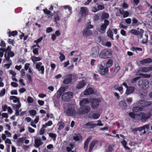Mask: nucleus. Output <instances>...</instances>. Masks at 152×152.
<instances>
[{
	"mask_svg": "<svg viewBox=\"0 0 152 152\" xmlns=\"http://www.w3.org/2000/svg\"><path fill=\"white\" fill-rule=\"evenodd\" d=\"M99 56L102 59L110 58L112 56V51L108 49H104L101 51Z\"/></svg>",
	"mask_w": 152,
	"mask_h": 152,
	"instance_id": "f257e3e1",
	"label": "nucleus"
},
{
	"mask_svg": "<svg viewBox=\"0 0 152 152\" xmlns=\"http://www.w3.org/2000/svg\"><path fill=\"white\" fill-rule=\"evenodd\" d=\"M64 112L67 115L71 116H74L77 113L75 106L72 104L69 105L67 109Z\"/></svg>",
	"mask_w": 152,
	"mask_h": 152,
	"instance_id": "f03ea898",
	"label": "nucleus"
},
{
	"mask_svg": "<svg viewBox=\"0 0 152 152\" xmlns=\"http://www.w3.org/2000/svg\"><path fill=\"white\" fill-rule=\"evenodd\" d=\"M151 116L148 113H145L144 112L139 113L137 115L136 118L139 120H140L142 122H145L147 119L149 118Z\"/></svg>",
	"mask_w": 152,
	"mask_h": 152,
	"instance_id": "7ed1b4c3",
	"label": "nucleus"
},
{
	"mask_svg": "<svg viewBox=\"0 0 152 152\" xmlns=\"http://www.w3.org/2000/svg\"><path fill=\"white\" fill-rule=\"evenodd\" d=\"M91 110L90 106L85 105L80 106L77 110V113L80 115H82L86 114L89 112Z\"/></svg>",
	"mask_w": 152,
	"mask_h": 152,
	"instance_id": "20e7f679",
	"label": "nucleus"
},
{
	"mask_svg": "<svg viewBox=\"0 0 152 152\" xmlns=\"http://www.w3.org/2000/svg\"><path fill=\"white\" fill-rule=\"evenodd\" d=\"M10 99L11 100H13V102L14 103H18V104H12V107L13 109L17 111L18 110L19 108L21 106V104L19 103V98L15 96H11L10 97Z\"/></svg>",
	"mask_w": 152,
	"mask_h": 152,
	"instance_id": "39448f33",
	"label": "nucleus"
},
{
	"mask_svg": "<svg viewBox=\"0 0 152 152\" xmlns=\"http://www.w3.org/2000/svg\"><path fill=\"white\" fill-rule=\"evenodd\" d=\"M99 51V48L97 46L92 48L90 52V56L94 58H96L98 56Z\"/></svg>",
	"mask_w": 152,
	"mask_h": 152,
	"instance_id": "423d86ee",
	"label": "nucleus"
},
{
	"mask_svg": "<svg viewBox=\"0 0 152 152\" xmlns=\"http://www.w3.org/2000/svg\"><path fill=\"white\" fill-rule=\"evenodd\" d=\"M97 68L99 72L102 75H104L108 72L109 70L107 67L104 68L102 64L99 65Z\"/></svg>",
	"mask_w": 152,
	"mask_h": 152,
	"instance_id": "0eeeda50",
	"label": "nucleus"
},
{
	"mask_svg": "<svg viewBox=\"0 0 152 152\" xmlns=\"http://www.w3.org/2000/svg\"><path fill=\"white\" fill-rule=\"evenodd\" d=\"M66 89V87L64 86H61L57 91L58 95H73V93L71 91H69L64 93Z\"/></svg>",
	"mask_w": 152,
	"mask_h": 152,
	"instance_id": "6e6552de",
	"label": "nucleus"
},
{
	"mask_svg": "<svg viewBox=\"0 0 152 152\" xmlns=\"http://www.w3.org/2000/svg\"><path fill=\"white\" fill-rule=\"evenodd\" d=\"M138 85L140 88L146 89L149 87V83L146 80H140L138 82Z\"/></svg>",
	"mask_w": 152,
	"mask_h": 152,
	"instance_id": "1a4fd4ad",
	"label": "nucleus"
},
{
	"mask_svg": "<svg viewBox=\"0 0 152 152\" xmlns=\"http://www.w3.org/2000/svg\"><path fill=\"white\" fill-rule=\"evenodd\" d=\"M146 129L147 130H149L150 129V124L145 125L142 126L138 127L136 128L132 129V131L135 134H137V131L139 132H141L143 130Z\"/></svg>",
	"mask_w": 152,
	"mask_h": 152,
	"instance_id": "9d476101",
	"label": "nucleus"
},
{
	"mask_svg": "<svg viewBox=\"0 0 152 152\" xmlns=\"http://www.w3.org/2000/svg\"><path fill=\"white\" fill-rule=\"evenodd\" d=\"M101 101V99H94L91 102V107L93 109H96L99 106V103Z\"/></svg>",
	"mask_w": 152,
	"mask_h": 152,
	"instance_id": "9b49d317",
	"label": "nucleus"
},
{
	"mask_svg": "<svg viewBox=\"0 0 152 152\" xmlns=\"http://www.w3.org/2000/svg\"><path fill=\"white\" fill-rule=\"evenodd\" d=\"M129 32L132 34L136 35H140L141 37H142L144 31L142 29H140V31H138L136 29H132L129 31Z\"/></svg>",
	"mask_w": 152,
	"mask_h": 152,
	"instance_id": "f8f14e48",
	"label": "nucleus"
},
{
	"mask_svg": "<svg viewBox=\"0 0 152 152\" xmlns=\"http://www.w3.org/2000/svg\"><path fill=\"white\" fill-rule=\"evenodd\" d=\"M87 83L86 80H83L79 81L76 85V88L79 89L83 88Z\"/></svg>",
	"mask_w": 152,
	"mask_h": 152,
	"instance_id": "ddd939ff",
	"label": "nucleus"
},
{
	"mask_svg": "<svg viewBox=\"0 0 152 152\" xmlns=\"http://www.w3.org/2000/svg\"><path fill=\"white\" fill-rule=\"evenodd\" d=\"M82 34L84 37H87L92 35L93 32L91 30L87 28H84L82 31Z\"/></svg>",
	"mask_w": 152,
	"mask_h": 152,
	"instance_id": "4468645a",
	"label": "nucleus"
},
{
	"mask_svg": "<svg viewBox=\"0 0 152 152\" xmlns=\"http://www.w3.org/2000/svg\"><path fill=\"white\" fill-rule=\"evenodd\" d=\"M96 91L91 88H86L84 92V95H90L96 94Z\"/></svg>",
	"mask_w": 152,
	"mask_h": 152,
	"instance_id": "2eb2a0df",
	"label": "nucleus"
},
{
	"mask_svg": "<svg viewBox=\"0 0 152 152\" xmlns=\"http://www.w3.org/2000/svg\"><path fill=\"white\" fill-rule=\"evenodd\" d=\"M36 68L38 71L40 72L42 74H44V66L42 65V64L41 62H39L36 64Z\"/></svg>",
	"mask_w": 152,
	"mask_h": 152,
	"instance_id": "dca6fc26",
	"label": "nucleus"
},
{
	"mask_svg": "<svg viewBox=\"0 0 152 152\" xmlns=\"http://www.w3.org/2000/svg\"><path fill=\"white\" fill-rule=\"evenodd\" d=\"M96 126V124L89 122L84 125L83 126V128L85 129H93Z\"/></svg>",
	"mask_w": 152,
	"mask_h": 152,
	"instance_id": "f3484780",
	"label": "nucleus"
},
{
	"mask_svg": "<svg viewBox=\"0 0 152 152\" xmlns=\"http://www.w3.org/2000/svg\"><path fill=\"white\" fill-rule=\"evenodd\" d=\"M40 48L38 44L34 45L31 47L33 49V52L34 54L38 55V49Z\"/></svg>",
	"mask_w": 152,
	"mask_h": 152,
	"instance_id": "a211bd4d",
	"label": "nucleus"
},
{
	"mask_svg": "<svg viewBox=\"0 0 152 152\" xmlns=\"http://www.w3.org/2000/svg\"><path fill=\"white\" fill-rule=\"evenodd\" d=\"M109 24V22L107 20H104V24H102L101 26L100 29L102 31H105L106 29L107 28V27L108 26Z\"/></svg>",
	"mask_w": 152,
	"mask_h": 152,
	"instance_id": "6ab92c4d",
	"label": "nucleus"
},
{
	"mask_svg": "<svg viewBox=\"0 0 152 152\" xmlns=\"http://www.w3.org/2000/svg\"><path fill=\"white\" fill-rule=\"evenodd\" d=\"M90 102V99L88 98H84L81 100L80 102V106H84L85 104Z\"/></svg>",
	"mask_w": 152,
	"mask_h": 152,
	"instance_id": "aec40b11",
	"label": "nucleus"
},
{
	"mask_svg": "<svg viewBox=\"0 0 152 152\" xmlns=\"http://www.w3.org/2000/svg\"><path fill=\"white\" fill-rule=\"evenodd\" d=\"M140 72L144 73L148 72L149 71L152 70V67H142L140 68Z\"/></svg>",
	"mask_w": 152,
	"mask_h": 152,
	"instance_id": "412c9836",
	"label": "nucleus"
},
{
	"mask_svg": "<svg viewBox=\"0 0 152 152\" xmlns=\"http://www.w3.org/2000/svg\"><path fill=\"white\" fill-rule=\"evenodd\" d=\"M80 12L83 16H85L88 14V10L86 7H82L80 8Z\"/></svg>",
	"mask_w": 152,
	"mask_h": 152,
	"instance_id": "4be33fe9",
	"label": "nucleus"
},
{
	"mask_svg": "<svg viewBox=\"0 0 152 152\" xmlns=\"http://www.w3.org/2000/svg\"><path fill=\"white\" fill-rule=\"evenodd\" d=\"M114 88L115 89L118 90L120 93L121 94H122L123 92V87L121 85H115L114 86Z\"/></svg>",
	"mask_w": 152,
	"mask_h": 152,
	"instance_id": "5701e85b",
	"label": "nucleus"
},
{
	"mask_svg": "<svg viewBox=\"0 0 152 152\" xmlns=\"http://www.w3.org/2000/svg\"><path fill=\"white\" fill-rule=\"evenodd\" d=\"M72 75H68L66 78L63 81V83L64 84H68L70 83L72 81Z\"/></svg>",
	"mask_w": 152,
	"mask_h": 152,
	"instance_id": "b1692460",
	"label": "nucleus"
},
{
	"mask_svg": "<svg viewBox=\"0 0 152 152\" xmlns=\"http://www.w3.org/2000/svg\"><path fill=\"white\" fill-rule=\"evenodd\" d=\"M134 90V88L133 87H129L126 88V94H131L133 92Z\"/></svg>",
	"mask_w": 152,
	"mask_h": 152,
	"instance_id": "393cba45",
	"label": "nucleus"
},
{
	"mask_svg": "<svg viewBox=\"0 0 152 152\" xmlns=\"http://www.w3.org/2000/svg\"><path fill=\"white\" fill-rule=\"evenodd\" d=\"M98 142V141L97 140H95L91 142L89 145V151L90 152L91 151L96 144H97Z\"/></svg>",
	"mask_w": 152,
	"mask_h": 152,
	"instance_id": "a878e982",
	"label": "nucleus"
},
{
	"mask_svg": "<svg viewBox=\"0 0 152 152\" xmlns=\"http://www.w3.org/2000/svg\"><path fill=\"white\" fill-rule=\"evenodd\" d=\"M91 138V137H88L86 140L85 142L84 145V149L86 151H87L88 150V145L89 142L90 141Z\"/></svg>",
	"mask_w": 152,
	"mask_h": 152,
	"instance_id": "bb28decb",
	"label": "nucleus"
},
{
	"mask_svg": "<svg viewBox=\"0 0 152 152\" xmlns=\"http://www.w3.org/2000/svg\"><path fill=\"white\" fill-rule=\"evenodd\" d=\"M72 96H62L61 99L64 101H69L72 98Z\"/></svg>",
	"mask_w": 152,
	"mask_h": 152,
	"instance_id": "cd10ccee",
	"label": "nucleus"
},
{
	"mask_svg": "<svg viewBox=\"0 0 152 152\" xmlns=\"http://www.w3.org/2000/svg\"><path fill=\"white\" fill-rule=\"evenodd\" d=\"M152 62V59L151 58H148L143 59L140 61V63L142 64L149 63Z\"/></svg>",
	"mask_w": 152,
	"mask_h": 152,
	"instance_id": "c85d7f7f",
	"label": "nucleus"
},
{
	"mask_svg": "<svg viewBox=\"0 0 152 152\" xmlns=\"http://www.w3.org/2000/svg\"><path fill=\"white\" fill-rule=\"evenodd\" d=\"M35 146L36 147H38L43 144V142H41V140L37 139L35 140Z\"/></svg>",
	"mask_w": 152,
	"mask_h": 152,
	"instance_id": "c756f323",
	"label": "nucleus"
},
{
	"mask_svg": "<svg viewBox=\"0 0 152 152\" xmlns=\"http://www.w3.org/2000/svg\"><path fill=\"white\" fill-rule=\"evenodd\" d=\"M141 104H142V106L144 107H146L151 105V102H146L144 101H141Z\"/></svg>",
	"mask_w": 152,
	"mask_h": 152,
	"instance_id": "7c9ffc66",
	"label": "nucleus"
},
{
	"mask_svg": "<svg viewBox=\"0 0 152 152\" xmlns=\"http://www.w3.org/2000/svg\"><path fill=\"white\" fill-rule=\"evenodd\" d=\"M73 138L75 141H79L81 140L82 139V136L80 134H75V136L73 137Z\"/></svg>",
	"mask_w": 152,
	"mask_h": 152,
	"instance_id": "2f4dec72",
	"label": "nucleus"
},
{
	"mask_svg": "<svg viewBox=\"0 0 152 152\" xmlns=\"http://www.w3.org/2000/svg\"><path fill=\"white\" fill-rule=\"evenodd\" d=\"M113 64V61L111 59H109L106 63V67H107L108 68L111 67L112 66Z\"/></svg>",
	"mask_w": 152,
	"mask_h": 152,
	"instance_id": "473e14b6",
	"label": "nucleus"
},
{
	"mask_svg": "<svg viewBox=\"0 0 152 152\" xmlns=\"http://www.w3.org/2000/svg\"><path fill=\"white\" fill-rule=\"evenodd\" d=\"M121 143L126 149L129 150H130V148L126 146V145L127 144V142L125 140H123L121 142Z\"/></svg>",
	"mask_w": 152,
	"mask_h": 152,
	"instance_id": "72a5a7b5",
	"label": "nucleus"
},
{
	"mask_svg": "<svg viewBox=\"0 0 152 152\" xmlns=\"http://www.w3.org/2000/svg\"><path fill=\"white\" fill-rule=\"evenodd\" d=\"M25 140L24 138L22 137L18 139V140L17 144L19 146L21 145L23 143L24 140Z\"/></svg>",
	"mask_w": 152,
	"mask_h": 152,
	"instance_id": "f704fd0d",
	"label": "nucleus"
},
{
	"mask_svg": "<svg viewBox=\"0 0 152 152\" xmlns=\"http://www.w3.org/2000/svg\"><path fill=\"white\" fill-rule=\"evenodd\" d=\"M44 13L47 15L50 14V16H48V17L50 18L53 16V13H51L50 11L48 10L47 9H45L43 10Z\"/></svg>",
	"mask_w": 152,
	"mask_h": 152,
	"instance_id": "c9c22d12",
	"label": "nucleus"
},
{
	"mask_svg": "<svg viewBox=\"0 0 152 152\" xmlns=\"http://www.w3.org/2000/svg\"><path fill=\"white\" fill-rule=\"evenodd\" d=\"M31 60L34 63L37 61H39L41 60V58L39 57L32 56L31 57Z\"/></svg>",
	"mask_w": 152,
	"mask_h": 152,
	"instance_id": "e433bc0d",
	"label": "nucleus"
},
{
	"mask_svg": "<svg viewBox=\"0 0 152 152\" xmlns=\"http://www.w3.org/2000/svg\"><path fill=\"white\" fill-rule=\"evenodd\" d=\"M120 106L122 108L125 109L126 107V104L124 101H121L119 103Z\"/></svg>",
	"mask_w": 152,
	"mask_h": 152,
	"instance_id": "4c0bfd02",
	"label": "nucleus"
},
{
	"mask_svg": "<svg viewBox=\"0 0 152 152\" xmlns=\"http://www.w3.org/2000/svg\"><path fill=\"white\" fill-rule=\"evenodd\" d=\"M58 125H59L58 129L60 130L63 129L64 127V124L62 122H59L58 124Z\"/></svg>",
	"mask_w": 152,
	"mask_h": 152,
	"instance_id": "58836bf2",
	"label": "nucleus"
},
{
	"mask_svg": "<svg viewBox=\"0 0 152 152\" xmlns=\"http://www.w3.org/2000/svg\"><path fill=\"white\" fill-rule=\"evenodd\" d=\"M107 34L108 36L110 37L113 40L114 39L113 37V33L112 31L111 30L109 29L108 31L107 32Z\"/></svg>",
	"mask_w": 152,
	"mask_h": 152,
	"instance_id": "ea45409f",
	"label": "nucleus"
},
{
	"mask_svg": "<svg viewBox=\"0 0 152 152\" xmlns=\"http://www.w3.org/2000/svg\"><path fill=\"white\" fill-rule=\"evenodd\" d=\"M132 25L133 26H134L135 25H139L138 23H139L138 20L134 18H132Z\"/></svg>",
	"mask_w": 152,
	"mask_h": 152,
	"instance_id": "a19ab883",
	"label": "nucleus"
},
{
	"mask_svg": "<svg viewBox=\"0 0 152 152\" xmlns=\"http://www.w3.org/2000/svg\"><path fill=\"white\" fill-rule=\"evenodd\" d=\"M9 37H10L11 36H14L18 34V32L16 31H13L12 32H9L8 33Z\"/></svg>",
	"mask_w": 152,
	"mask_h": 152,
	"instance_id": "79ce46f5",
	"label": "nucleus"
},
{
	"mask_svg": "<svg viewBox=\"0 0 152 152\" xmlns=\"http://www.w3.org/2000/svg\"><path fill=\"white\" fill-rule=\"evenodd\" d=\"M5 52L6 53H7V49L5 48H1V51L0 52V57H2L4 55V52Z\"/></svg>",
	"mask_w": 152,
	"mask_h": 152,
	"instance_id": "37998d69",
	"label": "nucleus"
},
{
	"mask_svg": "<svg viewBox=\"0 0 152 152\" xmlns=\"http://www.w3.org/2000/svg\"><path fill=\"white\" fill-rule=\"evenodd\" d=\"M109 17V15L108 13L106 12H103L102 13V19H104L108 18Z\"/></svg>",
	"mask_w": 152,
	"mask_h": 152,
	"instance_id": "c03bdc74",
	"label": "nucleus"
},
{
	"mask_svg": "<svg viewBox=\"0 0 152 152\" xmlns=\"http://www.w3.org/2000/svg\"><path fill=\"white\" fill-rule=\"evenodd\" d=\"M4 56L5 58V59L4 60L3 62H4L5 60H6L7 61V64H11L12 61L10 60V57L8 56H7L6 53L4 54Z\"/></svg>",
	"mask_w": 152,
	"mask_h": 152,
	"instance_id": "a18cd8bd",
	"label": "nucleus"
},
{
	"mask_svg": "<svg viewBox=\"0 0 152 152\" xmlns=\"http://www.w3.org/2000/svg\"><path fill=\"white\" fill-rule=\"evenodd\" d=\"M59 54L60 55L59 57V58L60 61H62L64 60L65 59V56L61 53H59Z\"/></svg>",
	"mask_w": 152,
	"mask_h": 152,
	"instance_id": "49530a36",
	"label": "nucleus"
},
{
	"mask_svg": "<svg viewBox=\"0 0 152 152\" xmlns=\"http://www.w3.org/2000/svg\"><path fill=\"white\" fill-rule=\"evenodd\" d=\"M64 8L66 10H68V11L69 12V15L72 13V9L69 6L66 5L64 6Z\"/></svg>",
	"mask_w": 152,
	"mask_h": 152,
	"instance_id": "de8ad7c7",
	"label": "nucleus"
},
{
	"mask_svg": "<svg viewBox=\"0 0 152 152\" xmlns=\"http://www.w3.org/2000/svg\"><path fill=\"white\" fill-rule=\"evenodd\" d=\"M141 110V108L138 107H133V111L134 112H137Z\"/></svg>",
	"mask_w": 152,
	"mask_h": 152,
	"instance_id": "09e8293b",
	"label": "nucleus"
},
{
	"mask_svg": "<svg viewBox=\"0 0 152 152\" xmlns=\"http://www.w3.org/2000/svg\"><path fill=\"white\" fill-rule=\"evenodd\" d=\"M94 26L92 25L90 23H88L86 25V27L85 28H87L89 29L91 28H92Z\"/></svg>",
	"mask_w": 152,
	"mask_h": 152,
	"instance_id": "8fccbe9b",
	"label": "nucleus"
},
{
	"mask_svg": "<svg viewBox=\"0 0 152 152\" xmlns=\"http://www.w3.org/2000/svg\"><path fill=\"white\" fill-rule=\"evenodd\" d=\"M100 116V114L99 113H94L92 115V118L94 119L98 118Z\"/></svg>",
	"mask_w": 152,
	"mask_h": 152,
	"instance_id": "3c124183",
	"label": "nucleus"
},
{
	"mask_svg": "<svg viewBox=\"0 0 152 152\" xmlns=\"http://www.w3.org/2000/svg\"><path fill=\"white\" fill-rule=\"evenodd\" d=\"M49 136L53 138V140H55L56 138V134H53L52 133H49Z\"/></svg>",
	"mask_w": 152,
	"mask_h": 152,
	"instance_id": "603ef678",
	"label": "nucleus"
},
{
	"mask_svg": "<svg viewBox=\"0 0 152 152\" xmlns=\"http://www.w3.org/2000/svg\"><path fill=\"white\" fill-rule=\"evenodd\" d=\"M139 75L142 76L143 77L147 78H149L151 77V75L149 74H139Z\"/></svg>",
	"mask_w": 152,
	"mask_h": 152,
	"instance_id": "864d4df0",
	"label": "nucleus"
},
{
	"mask_svg": "<svg viewBox=\"0 0 152 152\" xmlns=\"http://www.w3.org/2000/svg\"><path fill=\"white\" fill-rule=\"evenodd\" d=\"M43 38L42 37H41L39 38L38 39L36 40H35L34 41V42L36 44V45L38 44H37L40 42L42 40Z\"/></svg>",
	"mask_w": 152,
	"mask_h": 152,
	"instance_id": "5fc2aeb1",
	"label": "nucleus"
},
{
	"mask_svg": "<svg viewBox=\"0 0 152 152\" xmlns=\"http://www.w3.org/2000/svg\"><path fill=\"white\" fill-rule=\"evenodd\" d=\"M29 113L31 115L33 116L35 115L37 113L36 111L33 110L29 111Z\"/></svg>",
	"mask_w": 152,
	"mask_h": 152,
	"instance_id": "6e6d98bb",
	"label": "nucleus"
},
{
	"mask_svg": "<svg viewBox=\"0 0 152 152\" xmlns=\"http://www.w3.org/2000/svg\"><path fill=\"white\" fill-rule=\"evenodd\" d=\"M69 64V61H68L67 62H64L61 64V65L63 66L64 67H66Z\"/></svg>",
	"mask_w": 152,
	"mask_h": 152,
	"instance_id": "4d7b16f0",
	"label": "nucleus"
},
{
	"mask_svg": "<svg viewBox=\"0 0 152 152\" xmlns=\"http://www.w3.org/2000/svg\"><path fill=\"white\" fill-rule=\"evenodd\" d=\"M8 56H8L9 57H13L14 56V53L12 52L9 51L8 53Z\"/></svg>",
	"mask_w": 152,
	"mask_h": 152,
	"instance_id": "13d9d810",
	"label": "nucleus"
},
{
	"mask_svg": "<svg viewBox=\"0 0 152 152\" xmlns=\"http://www.w3.org/2000/svg\"><path fill=\"white\" fill-rule=\"evenodd\" d=\"M7 42L9 44H12L13 45H14V40L9 39L8 40Z\"/></svg>",
	"mask_w": 152,
	"mask_h": 152,
	"instance_id": "bf43d9fd",
	"label": "nucleus"
},
{
	"mask_svg": "<svg viewBox=\"0 0 152 152\" xmlns=\"http://www.w3.org/2000/svg\"><path fill=\"white\" fill-rule=\"evenodd\" d=\"M53 31V29L51 27H49L47 28L46 29V32L49 33L52 32Z\"/></svg>",
	"mask_w": 152,
	"mask_h": 152,
	"instance_id": "052dcab7",
	"label": "nucleus"
},
{
	"mask_svg": "<svg viewBox=\"0 0 152 152\" xmlns=\"http://www.w3.org/2000/svg\"><path fill=\"white\" fill-rule=\"evenodd\" d=\"M27 100L29 103H32L33 102V99L30 96L28 97Z\"/></svg>",
	"mask_w": 152,
	"mask_h": 152,
	"instance_id": "680f3d73",
	"label": "nucleus"
},
{
	"mask_svg": "<svg viewBox=\"0 0 152 152\" xmlns=\"http://www.w3.org/2000/svg\"><path fill=\"white\" fill-rule=\"evenodd\" d=\"M9 73L12 75V76H15L16 75V73L15 72L12 70H10L9 71Z\"/></svg>",
	"mask_w": 152,
	"mask_h": 152,
	"instance_id": "e2e57ef3",
	"label": "nucleus"
},
{
	"mask_svg": "<svg viewBox=\"0 0 152 152\" xmlns=\"http://www.w3.org/2000/svg\"><path fill=\"white\" fill-rule=\"evenodd\" d=\"M30 65V64L29 63H26L25 65L24 66V69L26 70H27L28 69L29 67V66Z\"/></svg>",
	"mask_w": 152,
	"mask_h": 152,
	"instance_id": "0e129e2a",
	"label": "nucleus"
},
{
	"mask_svg": "<svg viewBox=\"0 0 152 152\" xmlns=\"http://www.w3.org/2000/svg\"><path fill=\"white\" fill-rule=\"evenodd\" d=\"M119 27L120 28H127V26H124L123 25L122 23H121L119 25Z\"/></svg>",
	"mask_w": 152,
	"mask_h": 152,
	"instance_id": "69168bd1",
	"label": "nucleus"
},
{
	"mask_svg": "<svg viewBox=\"0 0 152 152\" xmlns=\"http://www.w3.org/2000/svg\"><path fill=\"white\" fill-rule=\"evenodd\" d=\"M126 101L128 104H130L132 102V98H127Z\"/></svg>",
	"mask_w": 152,
	"mask_h": 152,
	"instance_id": "338daca9",
	"label": "nucleus"
},
{
	"mask_svg": "<svg viewBox=\"0 0 152 152\" xmlns=\"http://www.w3.org/2000/svg\"><path fill=\"white\" fill-rule=\"evenodd\" d=\"M20 74L21 77H23L25 75V72L23 69H22L20 71Z\"/></svg>",
	"mask_w": 152,
	"mask_h": 152,
	"instance_id": "774afa93",
	"label": "nucleus"
}]
</instances>
